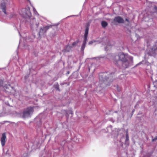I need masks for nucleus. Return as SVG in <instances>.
Returning a JSON list of instances; mask_svg holds the SVG:
<instances>
[{"label": "nucleus", "instance_id": "f257e3e1", "mask_svg": "<svg viewBox=\"0 0 157 157\" xmlns=\"http://www.w3.org/2000/svg\"><path fill=\"white\" fill-rule=\"evenodd\" d=\"M118 57L119 60L114 59L113 61L114 63L117 65H119L118 62L120 60L122 62L127 59L126 56L123 53L120 54L118 55Z\"/></svg>", "mask_w": 157, "mask_h": 157}, {"label": "nucleus", "instance_id": "f03ea898", "mask_svg": "<svg viewBox=\"0 0 157 157\" xmlns=\"http://www.w3.org/2000/svg\"><path fill=\"white\" fill-rule=\"evenodd\" d=\"M33 112V109L32 107H29L25 109L23 113V117L25 118L30 116L31 113Z\"/></svg>", "mask_w": 157, "mask_h": 157}, {"label": "nucleus", "instance_id": "7ed1b4c3", "mask_svg": "<svg viewBox=\"0 0 157 157\" xmlns=\"http://www.w3.org/2000/svg\"><path fill=\"white\" fill-rule=\"evenodd\" d=\"M157 52V46L155 45L151 48L148 52V54L150 56H154Z\"/></svg>", "mask_w": 157, "mask_h": 157}, {"label": "nucleus", "instance_id": "20e7f679", "mask_svg": "<svg viewBox=\"0 0 157 157\" xmlns=\"http://www.w3.org/2000/svg\"><path fill=\"white\" fill-rule=\"evenodd\" d=\"M21 12L23 16L24 17H25L27 16L29 17L31 15V13L29 9H22L21 10Z\"/></svg>", "mask_w": 157, "mask_h": 157}, {"label": "nucleus", "instance_id": "39448f33", "mask_svg": "<svg viewBox=\"0 0 157 157\" xmlns=\"http://www.w3.org/2000/svg\"><path fill=\"white\" fill-rule=\"evenodd\" d=\"M89 26L90 24L89 23H86L85 25V30L84 36V39H87V38Z\"/></svg>", "mask_w": 157, "mask_h": 157}, {"label": "nucleus", "instance_id": "423d86ee", "mask_svg": "<svg viewBox=\"0 0 157 157\" xmlns=\"http://www.w3.org/2000/svg\"><path fill=\"white\" fill-rule=\"evenodd\" d=\"M6 133H2L1 138V145L2 147L4 146L6 142Z\"/></svg>", "mask_w": 157, "mask_h": 157}, {"label": "nucleus", "instance_id": "0eeeda50", "mask_svg": "<svg viewBox=\"0 0 157 157\" xmlns=\"http://www.w3.org/2000/svg\"><path fill=\"white\" fill-rule=\"evenodd\" d=\"M3 88L5 91L8 93H10L11 92V90L13 89V88L9 84L6 85L4 86Z\"/></svg>", "mask_w": 157, "mask_h": 157}, {"label": "nucleus", "instance_id": "6e6552de", "mask_svg": "<svg viewBox=\"0 0 157 157\" xmlns=\"http://www.w3.org/2000/svg\"><path fill=\"white\" fill-rule=\"evenodd\" d=\"M3 88L5 91L8 93H10L11 92V90L13 89V88L9 84L6 85L4 86Z\"/></svg>", "mask_w": 157, "mask_h": 157}, {"label": "nucleus", "instance_id": "1a4fd4ad", "mask_svg": "<svg viewBox=\"0 0 157 157\" xmlns=\"http://www.w3.org/2000/svg\"><path fill=\"white\" fill-rule=\"evenodd\" d=\"M113 21L115 22L118 23H123L124 22V20L119 16L116 17L114 19Z\"/></svg>", "mask_w": 157, "mask_h": 157}, {"label": "nucleus", "instance_id": "9d476101", "mask_svg": "<svg viewBox=\"0 0 157 157\" xmlns=\"http://www.w3.org/2000/svg\"><path fill=\"white\" fill-rule=\"evenodd\" d=\"M1 8L3 12L6 14V4L5 2H2L1 4Z\"/></svg>", "mask_w": 157, "mask_h": 157}, {"label": "nucleus", "instance_id": "9b49d317", "mask_svg": "<svg viewBox=\"0 0 157 157\" xmlns=\"http://www.w3.org/2000/svg\"><path fill=\"white\" fill-rule=\"evenodd\" d=\"M129 63L127 59L122 62V66L124 68L128 67L129 66Z\"/></svg>", "mask_w": 157, "mask_h": 157}, {"label": "nucleus", "instance_id": "f8f14e48", "mask_svg": "<svg viewBox=\"0 0 157 157\" xmlns=\"http://www.w3.org/2000/svg\"><path fill=\"white\" fill-rule=\"evenodd\" d=\"M72 48V47L70 45H68L65 48L62 50L63 52H70Z\"/></svg>", "mask_w": 157, "mask_h": 157}, {"label": "nucleus", "instance_id": "ddd939ff", "mask_svg": "<svg viewBox=\"0 0 157 157\" xmlns=\"http://www.w3.org/2000/svg\"><path fill=\"white\" fill-rule=\"evenodd\" d=\"M108 78L106 77V75L105 74H100L99 75V79L100 80L101 79V80H102L104 82L105 81V80L107 81Z\"/></svg>", "mask_w": 157, "mask_h": 157}, {"label": "nucleus", "instance_id": "4468645a", "mask_svg": "<svg viewBox=\"0 0 157 157\" xmlns=\"http://www.w3.org/2000/svg\"><path fill=\"white\" fill-rule=\"evenodd\" d=\"M51 27V26H47L43 27L41 28L40 30L42 31L43 33H45Z\"/></svg>", "mask_w": 157, "mask_h": 157}, {"label": "nucleus", "instance_id": "2eb2a0df", "mask_svg": "<svg viewBox=\"0 0 157 157\" xmlns=\"http://www.w3.org/2000/svg\"><path fill=\"white\" fill-rule=\"evenodd\" d=\"M86 40H84L83 41V44L82 45L81 49V50L82 51H83L85 48L86 44Z\"/></svg>", "mask_w": 157, "mask_h": 157}, {"label": "nucleus", "instance_id": "dca6fc26", "mask_svg": "<svg viewBox=\"0 0 157 157\" xmlns=\"http://www.w3.org/2000/svg\"><path fill=\"white\" fill-rule=\"evenodd\" d=\"M101 25L102 27L105 28L108 25L107 23L105 21H102L101 22Z\"/></svg>", "mask_w": 157, "mask_h": 157}, {"label": "nucleus", "instance_id": "f3484780", "mask_svg": "<svg viewBox=\"0 0 157 157\" xmlns=\"http://www.w3.org/2000/svg\"><path fill=\"white\" fill-rule=\"evenodd\" d=\"M78 40H77L75 42H74L72 44V45H71V46L72 47V48H73L76 47L77 45L78 44Z\"/></svg>", "mask_w": 157, "mask_h": 157}, {"label": "nucleus", "instance_id": "a211bd4d", "mask_svg": "<svg viewBox=\"0 0 157 157\" xmlns=\"http://www.w3.org/2000/svg\"><path fill=\"white\" fill-rule=\"evenodd\" d=\"M54 87L57 90L60 91V90L59 89V85L58 83H57L54 86Z\"/></svg>", "mask_w": 157, "mask_h": 157}, {"label": "nucleus", "instance_id": "6ab92c4d", "mask_svg": "<svg viewBox=\"0 0 157 157\" xmlns=\"http://www.w3.org/2000/svg\"><path fill=\"white\" fill-rule=\"evenodd\" d=\"M126 140H129V136L128 133V130L126 131Z\"/></svg>", "mask_w": 157, "mask_h": 157}, {"label": "nucleus", "instance_id": "aec40b11", "mask_svg": "<svg viewBox=\"0 0 157 157\" xmlns=\"http://www.w3.org/2000/svg\"><path fill=\"white\" fill-rule=\"evenodd\" d=\"M117 91L119 92L120 91H121V88L119 87L117 85Z\"/></svg>", "mask_w": 157, "mask_h": 157}, {"label": "nucleus", "instance_id": "412c9836", "mask_svg": "<svg viewBox=\"0 0 157 157\" xmlns=\"http://www.w3.org/2000/svg\"><path fill=\"white\" fill-rule=\"evenodd\" d=\"M16 16V15L15 14H11L10 15V18H13L14 17H15Z\"/></svg>", "mask_w": 157, "mask_h": 157}, {"label": "nucleus", "instance_id": "4be33fe9", "mask_svg": "<svg viewBox=\"0 0 157 157\" xmlns=\"http://www.w3.org/2000/svg\"><path fill=\"white\" fill-rule=\"evenodd\" d=\"M157 140V136H155L154 138L153 139H152V142H154V141H155V140Z\"/></svg>", "mask_w": 157, "mask_h": 157}, {"label": "nucleus", "instance_id": "5701e85b", "mask_svg": "<svg viewBox=\"0 0 157 157\" xmlns=\"http://www.w3.org/2000/svg\"><path fill=\"white\" fill-rule=\"evenodd\" d=\"M93 42H94V41L93 42V41H90L89 42V44H92Z\"/></svg>", "mask_w": 157, "mask_h": 157}, {"label": "nucleus", "instance_id": "b1692460", "mask_svg": "<svg viewBox=\"0 0 157 157\" xmlns=\"http://www.w3.org/2000/svg\"><path fill=\"white\" fill-rule=\"evenodd\" d=\"M155 9L157 11V6H155Z\"/></svg>", "mask_w": 157, "mask_h": 157}, {"label": "nucleus", "instance_id": "393cba45", "mask_svg": "<svg viewBox=\"0 0 157 157\" xmlns=\"http://www.w3.org/2000/svg\"><path fill=\"white\" fill-rule=\"evenodd\" d=\"M125 21L128 22H129L127 18L125 19Z\"/></svg>", "mask_w": 157, "mask_h": 157}, {"label": "nucleus", "instance_id": "a878e982", "mask_svg": "<svg viewBox=\"0 0 157 157\" xmlns=\"http://www.w3.org/2000/svg\"><path fill=\"white\" fill-rule=\"evenodd\" d=\"M130 59H131V60L132 61L133 59V58L132 57H131L130 58Z\"/></svg>", "mask_w": 157, "mask_h": 157}, {"label": "nucleus", "instance_id": "bb28decb", "mask_svg": "<svg viewBox=\"0 0 157 157\" xmlns=\"http://www.w3.org/2000/svg\"><path fill=\"white\" fill-rule=\"evenodd\" d=\"M67 73H68V74H69V72H67Z\"/></svg>", "mask_w": 157, "mask_h": 157}]
</instances>
